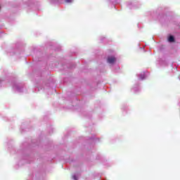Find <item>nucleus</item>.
Wrapping results in <instances>:
<instances>
[{
    "label": "nucleus",
    "instance_id": "1",
    "mask_svg": "<svg viewBox=\"0 0 180 180\" xmlns=\"http://www.w3.org/2000/svg\"><path fill=\"white\" fill-rule=\"evenodd\" d=\"M116 61V58L115 56H110L107 59V62L109 64H113Z\"/></svg>",
    "mask_w": 180,
    "mask_h": 180
},
{
    "label": "nucleus",
    "instance_id": "2",
    "mask_svg": "<svg viewBox=\"0 0 180 180\" xmlns=\"http://www.w3.org/2000/svg\"><path fill=\"white\" fill-rule=\"evenodd\" d=\"M168 41L170 43H174V41H175V38H174V36H170L168 39Z\"/></svg>",
    "mask_w": 180,
    "mask_h": 180
},
{
    "label": "nucleus",
    "instance_id": "3",
    "mask_svg": "<svg viewBox=\"0 0 180 180\" xmlns=\"http://www.w3.org/2000/svg\"><path fill=\"white\" fill-rule=\"evenodd\" d=\"M65 2H67L68 4H71V2H72V0H65Z\"/></svg>",
    "mask_w": 180,
    "mask_h": 180
},
{
    "label": "nucleus",
    "instance_id": "4",
    "mask_svg": "<svg viewBox=\"0 0 180 180\" xmlns=\"http://www.w3.org/2000/svg\"><path fill=\"white\" fill-rule=\"evenodd\" d=\"M72 178H73V179L77 180V176H73Z\"/></svg>",
    "mask_w": 180,
    "mask_h": 180
}]
</instances>
